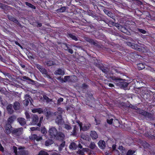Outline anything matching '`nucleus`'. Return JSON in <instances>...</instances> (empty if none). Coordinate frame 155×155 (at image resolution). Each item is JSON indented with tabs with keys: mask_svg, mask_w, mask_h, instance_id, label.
Masks as SVG:
<instances>
[{
	"mask_svg": "<svg viewBox=\"0 0 155 155\" xmlns=\"http://www.w3.org/2000/svg\"><path fill=\"white\" fill-rule=\"evenodd\" d=\"M8 18L10 21H12L17 24L21 28H22V26L20 24L18 21L15 17L11 15H7Z\"/></svg>",
	"mask_w": 155,
	"mask_h": 155,
	"instance_id": "nucleus-11",
	"label": "nucleus"
},
{
	"mask_svg": "<svg viewBox=\"0 0 155 155\" xmlns=\"http://www.w3.org/2000/svg\"><path fill=\"white\" fill-rule=\"evenodd\" d=\"M25 115L27 119H30L31 118V115L27 111L25 112Z\"/></svg>",
	"mask_w": 155,
	"mask_h": 155,
	"instance_id": "nucleus-43",
	"label": "nucleus"
},
{
	"mask_svg": "<svg viewBox=\"0 0 155 155\" xmlns=\"http://www.w3.org/2000/svg\"><path fill=\"white\" fill-rule=\"evenodd\" d=\"M63 101V98H60L57 101V102L58 104L60 102H62Z\"/></svg>",
	"mask_w": 155,
	"mask_h": 155,
	"instance_id": "nucleus-63",
	"label": "nucleus"
},
{
	"mask_svg": "<svg viewBox=\"0 0 155 155\" xmlns=\"http://www.w3.org/2000/svg\"><path fill=\"white\" fill-rule=\"evenodd\" d=\"M61 143L59 145H58V146L59 151H61L63 148L65 146V141L64 140L61 141Z\"/></svg>",
	"mask_w": 155,
	"mask_h": 155,
	"instance_id": "nucleus-23",
	"label": "nucleus"
},
{
	"mask_svg": "<svg viewBox=\"0 0 155 155\" xmlns=\"http://www.w3.org/2000/svg\"><path fill=\"white\" fill-rule=\"evenodd\" d=\"M22 78L25 80L24 81H25V80L28 81L29 78L28 77H26V76H23L22 77Z\"/></svg>",
	"mask_w": 155,
	"mask_h": 155,
	"instance_id": "nucleus-62",
	"label": "nucleus"
},
{
	"mask_svg": "<svg viewBox=\"0 0 155 155\" xmlns=\"http://www.w3.org/2000/svg\"><path fill=\"white\" fill-rule=\"evenodd\" d=\"M90 136L93 139H96L98 138V135L96 132L95 131H91L90 134Z\"/></svg>",
	"mask_w": 155,
	"mask_h": 155,
	"instance_id": "nucleus-22",
	"label": "nucleus"
},
{
	"mask_svg": "<svg viewBox=\"0 0 155 155\" xmlns=\"http://www.w3.org/2000/svg\"><path fill=\"white\" fill-rule=\"evenodd\" d=\"M127 45L129 46L130 47H131V48H133L134 47V45H135L136 44H134V43H132L131 42H127Z\"/></svg>",
	"mask_w": 155,
	"mask_h": 155,
	"instance_id": "nucleus-45",
	"label": "nucleus"
},
{
	"mask_svg": "<svg viewBox=\"0 0 155 155\" xmlns=\"http://www.w3.org/2000/svg\"><path fill=\"white\" fill-rule=\"evenodd\" d=\"M61 110V108H58V111L57 112H55L54 114L55 115H57V118L55 119V122L58 125L61 124L62 123L63 119L62 118L61 115V114L62 111H59Z\"/></svg>",
	"mask_w": 155,
	"mask_h": 155,
	"instance_id": "nucleus-4",
	"label": "nucleus"
},
{
	"mask_svg": "<svg viewBox=\"0 0 155 155\" xmlns=\"http://www.w3.org/2000/svg\"><path fill=\"white\" fill-rule=\"evenodd\" d=\"M110 78L112 80L117 82L115 84L120 87L122 88L125 90L129 89V88L127 87L129 83L124 81V80L114 76L110 77Z\"/></svg>",
	"mask_w": 155,
	"mask_h": 155,
	"instance_id": "nucleus-2",
	"label": "nucleus"
},
{
	"mask_svg": "<svg viewBox=\"0 0 155 155\" xmlns=\"http://www.w3.org/2000/svg\"><path fill=\"white\" fill-rule=\"evenodd\" d=\"M64 127L67 130H70L72 129V127L70 125L67 124H64Z\"/></svg>",
	"mask_w": 155,
	"mask_h": 155,
	"instance_id": "nucleus-36",
	"label": "nucleus"
},
{
	"mask_svg": "<svg viewBox=\"0 0 155 155\" xmlns=\"http://www.w3.org/2000/svg\"><path fill=\"white\" fill-rule=\"evenodd\" d=\"M23 128L22 127L18 128H13L12 134L15 136H19L23 133Z\"/></svg>",
	"mask_w": 155,
	"mask_h": 155,
	"instance_id": "nucleus-7",
	"label": "nucleus"
},
{
	"mask_svg": "<svg viewBox=\"0 0 155 155\" xmlns=\"http://www.w3.org/2000/svg\"><path fill=\"white\" fill-rule=\"evenodd\" d=\"M64 74L65 72L61 68H58V69L56 70L54 72V74L55 75L58 74L63 75H64Z\"/></svg>",
	"mask_w": 155,
	"mask_h": 155,
	"instance_id": "nucleus-16",
	"label": "nucleus"
},
{
	"mask_svg": "<svg viewBox=\"0 0 155 155\" xmlns=\"http://www.w3.org/2000/svg\"><path fill=\"white\" fill-rule=\"evenodd\" d=\"M43 113L47 117H49L51 115V112L48 109H46V111H43Z\"/></svg>",
	"mask_w": 155,
	"mask_h": 155,
	"instance_id": "nucleus-35",
	"label": "nucleus"
},
{
	"mask_svg": "<svg viewBox=\"0 0 155 155\" xmlns=\"http://www.w3.org/2000/svg\"><path fill=\"white\" fill-rule=\"evenodd\" d=\"M136 50L140 52H142L143 50V48L138 45Z\"/></svg>",
	"mask_w": 155,
	"mask_h": 155,
	"instance_id": "nucleus-53",
	"label": "nucleus"
},
{
	"mask_svg": "<svg viewBox=\"0 0 155 155\" xmlns=\"http://www.w3.org/2000/svg\"><path fill=\"white\" fill-rule=\"evenodd\" d=\"M38 155H49V154L48 153L44 150H41L38 154Z\"/></svg>",
	"mask_w": 155,
	"mask_h": 155,
	"instance_id": "nucleus-39",
	"label": "nucleus"
},
{
	"mask_svg": "<svg viewBox=\"0 0 155 155\" xmlns=\"http://www.w3.org/2000/svg\"><path fill=\"white\" fill-rule=\"evenodd\" d=\"M36 66L42 74H43L45 72L47 71V70L45 68H43L39 64H36Z\"/></svg>",
	"mask_w": 155,
	"mask_h": 155,
	"instance_id": "nucleus-14",
	"label": "nucleus"
},
{
	"mask_svg": "<svg viewBox=\"0 0 155 155\" xmlns=\"http://www.w3.org/2000/svg\"><path fill=\"white\" fill-rule=\"evenodd\" d=\"M25 99H28V100H30V99H31L32 101H33L31 97L28 94H26L25 96Z\"/></svg>",
	"mask_w": 155,
	"mask_h": 155,
	"instance_id": "nucleus-50",
	"label": "nucleus"
},
{
	"mask_svg": "<svg viewBox=\"0 0 155 155\" xmlns=\"http://www.w3.org/2000/svg\"><path fill=\"white\" fill-rule=\"evenodd\" d=\"M87 149L86 148H83L81 150H79L77 152V153L81 155H84V152L87 151Z\"/></svg>",
	"mask_w": 155,
	"mask_h": 155,
	"instance_id": "nucleus-27",
	"label": "nucleus"
},
{
	"mask_svg": "<svg viewBox=\"0 0 155 155\" xmlns=\"http://www.w3.org/2000/svg\"><path fill=\"white\" fill-rule=\"evenodd\" d=\"M135 152V151H134L129 150L128 151L126 155H132Z\"/></svg>",
	"mask_w": 155,
	"mask_h": 155,
	"instance_id": "nucleus-42",
	"label": "nucleus"
},
{
	"mask_svg": "<svg viewBox=\"0 0 155 155\" xmlns=\"http://www.w3.org/2000/svg\"><path fill=\"white\" fill-rule=\"evenodd\" d=\"M13 107L15 110H19L20 108V104L18 102L16 101L14 103Z\"/></svg>",
	"mask_w": 155,
	"mask_h": 155,
	"instance_id": "nucleus-19",
	"label": "nucleus"
},
{
	"mask_svg": "<svg viewBox=\"0 0 155 155\" xmlns=\"http://www.w3.org/2000/svg\"><path fill=\"white\" fill-rule=\"evenodd\" d=\"M80 130H82L84 131L87 130L90 128L89 126L84 125L83 127L82 125L80 127Z\"/></svg>",
	"mask_w": 155,
	"mask_h": 155,
	"instance_id": "nucleus-33",
	"label": "nucleus"
},
{
	"mask_svg": "<svg viewBox=\"0 0 155 155\" xmlns=\"http://www.w3.org/2000/svg\"><path fill=\"white\" fill-rule=\"evenodd\" d=\"M43 97L47 103H50L53 101L52 99L49 98V97L45 94L43 95Z\"/></svg>",
	"mask_w": 155,
	"mask_h": 155,
	"instance_id": "nucleus-24",
	"label": "nucleus"
},
{
	"mask_svg": "<svg viewBox=\"0 0 155 155\" xmlns=\"http://www.w3.org/2000/svg\"><path fill=\"white\" fill-rule=\"evenodd\" d=\"M42 138L41 137L38 136L37 135V137H36V139L35 140L37 141H39V140H42Z\"/></svg>",
	"mask_w": 155,
	"mask_h": 155,
	"instance_id": "nucleus-60",
	"label": "nucleus"
},
{
	"mask_svg": "<svg viewBox=\"0 0 155 155\" xmlns=\"http://www.w3.org/2000/svg\"><path fill=\"white\" fill-rule=\"evenodd\" d=\"M8 5L0 2V8L3 10H5L8 9Z\"/></svg>",
	"mask_w": 155,
	"mask_h": 155,
	"instance_id": "nucleus-31",
	"label": "nucleus"
},
{
	"mask_svg": "<svg viewBox=\"0 0 155 155\" xmlns=\"http://www.w3.org/2000/svg\"><path fill=\"white\" fill-rule=\"evenodd\" d=\"M13 107V105L11 104H9L7 106L6 110L8 114H11L14 113V111L12 108Z\"/></svg>",
	"mask_w": 155,
	"mask_h": 155,
	"instance_id": "nucleus-13",
	"label": "nucleus"
},
{
	"mask_svg": "<svg viewBox=\"0 0 155 155\" xmlns=\"http://www.w3.org/2000/svg\"><path fill=\"white\" fill-rule=\"evenodd\" d=\"M100 69L104 73L107 74L109 71V69L107 67H104L102 66L100 68Z\"/></svg>",
	"mask_w": 155,
	"mask_h": 155,
	"instance_id": "nucleus-26",
	"label": "nucleus"
},
{
	"mask_svg": "<svg viewBox=\"0 0 155 155\" xmlns=\"http://www.w3.org/2000/svg\"><path fill=\"white\" fill-rule=\"evenodd\" d=\"M54 141L52 140L48 139L46 140L45 142V145L46 146H48L53 143Z\"/></svg>",
	"mask_w": 155,
	"mask_h": 155,
	"instance_id": "nucleus-25",
	"label": "nucleus"
},
{
	"mask_svg": "<svg viewBox=\"0 0 155 155\" xmlns=\"http://www.w3.org/2000/svg\"><path fill=\"white\" fill-rule=\"evenodd\" d=\"M98 144L99 147L102 149H104L105 147V143L104 140H100L98 142Z\"/></svg>",
	"mask_w": 155,
	"mask_h": 155,
	"instance_id": "nucleus-17",
	"label": "nucleus"
},
{
	"mask_svg": "<svg viewBox=\"0 0 155 155\" xmlns=\"http://www.w3.org/2000/svg\"><path fill=\"white\" fill-rule=\"evenodd\" d=\"M43 74H45L46 76L48 78L50 79L51 78L50 75L48 74V73L47 72H47H45V73H44Z\"/></svg>",
	"mask_w": 155,
	"mask_h": 155,
	"instance_id": "nucleus-59",
	"label": "nucleus"
},
{
	"mask_svg": "<svg viewBox=\"0 0 155 155\" xmlns=\"http://www.w3.org/2000/svg\"><path fill=\"white\" fill-rule=\"evenodd\" d=\"M88 85L84 83L82 84L81 88L84 89H86L88 88Z\"/></svg>",
	"mask_w": 155,
	"mask_h": 155,
	"instance_id": "nucleus-49",
	"label": "nucleus"
},
{
	"mask_svg": "<svg viewBox=\"0 0 155 155\" xmlns=\"http://www.w3.org/2000/svg\"><path fill=\"white\" fill-rule=\"evenodd\" d=\"M48 132L49 136L52 138H54L58 134V131L55 127H52L50 128Z\"/></svg>",
	"mask_w": 155,
	"mask_h": 155,
	"instance_id": "nucleus-5",
	"label": "nucleus"
},
{
	"mask_svg": "<svg viewBox=\"0 0 155 155\" xmlns=\"http://www.w3.org/2000/svg\"><path fill=\"white\" fill-rule=\"evenodd\" d=\"M117 27L118 28V29H120V31L124 33H127L128 35H130V33L129 32H128V30L126 29L125 27L122 26L120 25L119 24H118Z\"/></svg>",
	"mask_w": 155,
	"mask_h": 155,
	"instance_id": "nucleus-12",
	"label": "nucleus"
},
{
	"mask_svg": "<svg viewBox=\"0 0 155 155\" xmlns=\"http://www.w3.org/2000/svg\"><path fill=\"white\" fill-rule=\"evenodd\" d=\"M65 138V135L63 133L59 131L58 132V134L57 136H55V138L56 140H59V141L64 140Z\"/></svg>",
	"mask_w": 155,
	"mask_h": 155,
	"instance_id": "nucleus-8",
	"label": "nucleus"
},
{
	"mask_svg": "<svg viewBox=\"0 0 155 155\" xmlns=\"http://www.w3.org/2000/svg\"><path fill=\"white\" fill-rule=\"evenodd\" d=\"M129 2H131L132 1H137L138 3V4L142 5V3L140 1L138 0H128Z\"/></svg>",
	"mask_w": 155,
	"mask_h": 155,
	"instance_id": "nucleus-55",
	"label": "nucleus"
},
{
	"mask_svg": "<svg viewBox=\"0 0 155 155\" xmlns=\"http://www.w3.org/2000/svg\"><path fill=\"white\" fill-rule=\"evenodd\" d=\"M41 132L43 134H46L47 133L46 128L45 127L42 128L41 129Z\"/></svg>",
	"mask_w": 155,
	"mask_h": 155,
	"instance_id": "nucleus-46",
	"label": "nucleus"
},
{
	"mask_svg": "<svg viewBox=\"0 0 155 155\" xmlns=\"http://www.w3.org/2000/svg\"><path fill=\"white\" fill-rule=\"evenodd\" d=\"M114 70L116 72H117V73H120V71L119 70V68H114Z\"/></svg>",
	"mask_w": 155,
	"mask_h": 155,
	"instance_id": "nucleus-64",
	"label": "nucleus"
},
{
	"mask_svg": "<svg viewBox=\"0 0 155 155\" xmlns=\"http://www.w3.org/2000/svg\"><path fill=\"white\" fill-rule=\"evenodd\" d=\"M5 132L7 134H9L12 132L13 129L11 124L9 123H7L5 126L4 127Z\"/></svg>",
	"mask_w": 155,
	"mask_h": 155,
	"instance_id": "nucleus-9",
	"label": "nucleus"
},
{
	"mask_svg": "<svg viewBox=\"0 0 155 155\" xmlns=\"http://www.w3.org/2000/svg\"><path fill=\"white\" fill-rule=\"evenodd\" d=\"M78 147V145L74 142H72L69 146V148L71 150H75Z\"/></svg>",
	"mask_w": 155,
	"mask_h": 155,
	"instance_id": "nucleus-21",
	"label": "nucleus"
},
{
	"mask_svg": "<svg viewBox=\"0 0 155 155\" xmlns=\"http://www.w3.org/2000/svg\"><path fill=\"white\" fill-rule=\"evenodd\" d=\"M28 100V99H26L23 101V103L26 106H27L29 104V101H30L31 102V100Z\"/></svg>",
	"mask_w": 155,
	"mask_h": 155,
	"instance_id": "nucleus-38",
	"label": "nucleus"
},
{
	"mask_svg": "<svg viewBox=\"0 0 155 155\" xmlns=\"http://www.w3.org/2000/svg\"><path fill=\"white\" fill-rule=\"evenodd\" d=\"M17 117L16 116L13 115L8 118V123L11 124L14 121L16 118Z\"/></svg>",
	"mask_w": 155,
	"mask_h": 155,
	"instance_id": "nucleus-20",
	"label": "nucleus"
},
{
	"mask_svg": "<svg viewBox=\"0 0 155 155\" xmlns=\"http://www.w3.org/2000/svg\"><path fill=\"white\" fill-rule=\"evenodd\" d=\"M25 148L24 147H19L18 149L19 150L18 153L17 147L14 146L12 147L13 152L15 155H29V151L28 150H25Z\"/></svg>",
	"mask_w": 155,
	"mask_h": 155,
	"instance_id": "nucleus-3",
	"label": "nucleus"
},
{
	"mask_svg": "<svg viewBox=\"0 0 155 155\" xmlns=\"http://www.w3.org/2000/svg\"><path fill=\"white\" fill-rule=\"evenodd\" d=\"M137 113L149 119L152 118L153 117V116L151 113H148L141 109L138 110L137 111Z\"/></svg>",
	"mask_w": 155,
	"mask_h": 155,
	"instance_id": "nucleus-6",
	"label": "nucleus"
},
{
	"mask_svg": "<svg viewBox=\"0 0 155 155\" xmlns=\"http://www.w3.org/2000/svg\"><path fill=\"white\" fill-rule=\"evenodd\" d=\"M81 137L83 139L87 140V137L84 134H82L81 135Z\"/></svg>",
	"mask_w": 155,
	"mask_h": 155,
	"instance_id": "nucleus-52",
	"label": "nucleus"
},
{
	"mask_svg": "<svg viewBox=\"0 0 155 155\" xmlns=\"http://www.w3.org/2000/svg\"><path fill=\"white\" fill-rule=\"evenodd\" d=\"M96 145L95 143L93 142H91L89 145V147L92 149H93L95 148Z\"/></svg>",
	"mask_w": 155,
	"mask_h": 155,
	"instance_id": "nucleus-37",
	"label": "nucleus"
},
{
	"mask_svg": "<svg viewBox=\"0 0 155 155\" xmlns=\"http://www.w3.org/2000/svg\"><path fill=\"white\" fill-rule=\"evenodd\" d=\"M46 64L48 66H50L53 65H56V63L51 61H47L46 62Z\"/></svg>",
	"mask_w": 155,
	"mask_h": 155,
	"instance_id": "nucleus-30",
	"label": "nucleus"
},
{
	"mask_svg": "<svg viewBox=\"0 0 155 155\" xmlns=\"http://www.w3.org/2000/svg\"><path fill=\"white\" fill-rule=\"evenodd\" d=\"M67 36L75 41L78 40V39L76 37L71 33H68Z\"/></svg>",
	"mask_w": 155,
	"mask_h": 155,
	"instance_id": "nucleus-29",
	"label": "nucleus"
},
{
	"mask_svg": "<svg viewBox=\"0 0 155 155\" xmlns=\"http://www.w3.org/2000/svg\"><path fill=\"white\" fill-rule=\"evenodd\" d=\"M113 120V119H107V122L110 124H111L112 123V121Z\"/></svg>",
	"mask_w": 155,
	"mask_h": 155,
	"instance_id": "nucleus-57",
	"label": "nucleus"
},
{
	"mask_svg": "<svg viewBox=\"0 0 155 155\" xmlns=\"http://www.w3.org/2000/svg\"><path fill=\"white\" fill-rule=\"evenodd\" d=\"M43 116H41L39 117L37 114H31L30 124L32 125H36L40 127L41 126V123L43 120Z\"/></svg>",
	"mask_w": 155,
	"mask_h": 155,
	"instance_id": "nucleus-1",
	"label": "nucleus"
},
{
	"mask_svg": "<svg viewBox=\"0 0 155 155\" xmlns=\"http://www.w3.org/2000/svg\"><path fill=\"white\" fill-rule=\"evenodd\" d=\"M118 149L122 151V153H124L125 151L124 148L122 146H119Z\"/></svg>",
	"mask_w": 155,
	"mask_h": 155,
	"instance_id": "nucleus-47",
	"label": "nucleus"
},
{
	"mask_svg": "<svg viewBox=\"0 0 155 155\" xmlns=\"http://www.w3.org/2000/svg\"><path fill=\"white\" fill-rule=\"evenodd\" d=\"M18 121L21 126H23L26 124L25 119L22 117H19L17 119Z\"/></svg>",
	"mask_w": 155,
	"mask_h": 155,
	"instance_id": "nucleus-18",
	"label": "nucleus"
},
{
	"mask_svg": "<svg viewBox=\"0 0 155 155\" xmlns=\"http://www.w3.org/2000/svg\"><path fill=\"white\" fill-rule=\"evenodd\" d=\"M103 11L108 16L111 18V16H112V14L111 12L106 9H104L103 10Z\"/></svg>",
	"mask_w": 155,
	"mask_h": 155,
	"instance_id": "nucleus-34",
	"label": "nucleus"
},
{
	"mask_svg": "<svg viewBox=\"0 0 155 155\" xmlns=\"http://www.w3.org/2000/svg\"><path fill=\"white\" fill-rule=\"evenodd\" d=\"M138 30L139 31L143 33V34H145L147 32L145 30L141 29L138 28Z\"/></svg>",
	"mask_w": 155,
	"mask_h": 155,
	"instance_id": "nucleus-48",
	"label": "nucleus"
},
{
	"mask_svg": "<svg viewBox=\"0 0 155 155\" xmlns=\"http://www.w3.org/2000/svg\"><path fill=\"white\" fill-rule=\"evenodd\" d=\"M38 108H34L31 110V111L33 113H35L38 112Z\"/></svg>",
	"mask_w": 155,
	"mask_h": 155,
	"instance_id": "nucleus-61",
	"label": "nucleus"
},
{
	"mask_svg": "<svg viewBox=\"0 0 155 155\" xmlns=\"http://www.w3.org/2000/svg\"><path fill=\"white\" fill-rule=\"evenodd\" d=\"M28 81L29 84H35V81H33V80L31 79L30 78H29Z\"/></svg>",
	"mask_w": 155,
	"mask_h": 155,
	"instance_id": "nucleus-56",
	"label": "nucleus"
},
{
	"mask_svg": "<svg viewBox=\"0 0 155 155\" xmlns=\"http://www.w3.org/2000/svg\"><path fill=\"white\" fill-rule=\"evenodd\" d=\"M85 40L87 41L91 44H93L94 45L98 47V48H101V46L97 43V41L95 42L94 41L88 37H85L84 38Z\"/></svg>",
	"mask_w": 155,
	"mask_h": 155,
	"instance_id": "nucleus-10",
	"label": "nucleus"
},
{
	"mask_svg": "<svg viewBox=\"0 0 155 155\" xmlns=\"http://www.w3.org/2000/svg\"><path fill=\"white\" fill-rule=\"evenodd\" d=\"M38 113L39 114L43 113V109L41 108H38Z\"/></svg>",
	"mask_w": 155,
	"mask_h": 155,
	"instance_id": "nucleus-54",
	"label": "nucleus"
},
{
	"mask_svg": "<svg viewBox=\"0 0 155 155\" xmlns=\"http://www.w3.org/2000/svg\"><path fill=\"white\" fill-rule=\"evenodd\" d=\"M66 9V7L63 6L61 7L60 8L56 10V12L57 13L63 12L65 11Z\"/></svg>",
	"mask_w": 155,
	"mask_h": 155,
	"instance_id": "nucleus-28",
	"label": "nucleus"
},
{
	"mask_svg": "<svg viewBox=\"0 0 155 155\" xmlns=\"http://www.w3.org/2000/svg\"><path fill=\"white\" fill-rule=\"evenodd\" d=\"M37 137V135L36 134H31L29 137L30 139L31 140H35L36 137Z\"/></svg>",
	"mask_w": 155,
	"mask_h": 155,
	"instance_id": "nucleus-44",
	"label": "nucleus"
},
{
	"mask_svg": "<svg viewBox=\"0 0 155 155\" xmlns=\"http://www.w3.org/2000/svg\"><path fill=\"white\" fill-rule=\"evenodd\" d=\"M56 78L57 80H59L61 82V83L64 82V79L62 78H61V77H58Z\"/></svg>",
	"mask_w": 155,
	"mask_h": 155,
	"instance_id": "nucleus-58",
	"label": "nucleus"
},
{
	"mask_svg": "<svg viewBox=\"0 0 155 155\" xmlns=\"http://www.w3.org/2000/svg\"><path fill=\"white\" fill-rule=\"evenodd\" d=\"M70 77L69 76H66L64 77V82H65L67 81H70Z\"/></svg>",
	"mask_w": 155,
	"mask_h": 155,
	"instance_id": "nucleus-41",
	"label": "nucleus"
},
{
	"mask_svg": "<svg viewBox=\"0 0 155 155\" xmlns=\"http://www.w3.org/2000/svg\"><path fill=\"white\" fill-rule=\"evenodd\" d=\"M25 4L26 5L32 9H35L36 8V7L35 6L33 5L30 3L28 2H26Z\"/></svg>",
	"mask_w": 155,
	"mask_h": 155,
	"instance_id": "nucleus-40",
	"label": "nucleus"
},
{
	"mask_svg": "<svg viewBox=\"0 0 155 155\" xmlns=\"http://www.w3.org/2000/svg\"><path fill=\"white\" fill-rule=\"evenodd\" d=\"M39 128L38 127H31L30 128L31 130L33 131L35 130H38L39 129Z\"/></svg>",
	"mask_w": 155,
	"mask_h": 155,
	"instance_id": "nucleus-51",
	"label": "nucleus"
},
{
	"mask_svg": "<svg viewBox=\"0 0 155 155\" xmlns=\"http://www.w3.org/2000/svg\"><path fill=\"white\" fill-rule=\"evenodd\" d=\"M78 127L76 125L74 126L73 130L71 132V135L73 136H76L77 134V131H78Z\"/></svg>",
	"mask_w": 155,
	"mask_h": 155,
	"instance_id": "nucleus-15",
	"label": "nucleus"
},
{
	"mask_svg": "<svg viewBox=\"0 0 155 155\" xmlns=\"http://www.w3.org/2000/svg\"><path fill=\"white\" fill-rule=\"evenodd\" d=\"M137 67L138 69L139 70H142L143 69L145 68V65L143 63H139L137 65Z\"/></svg>",
	"mask_w": 155,
	"mask_h": 155,
	"instance_id": "nucleus-32",
	"label": "nucleus"
}]
</instances>
